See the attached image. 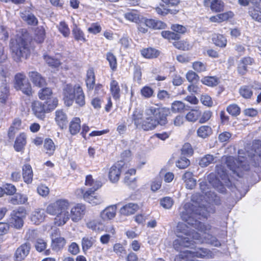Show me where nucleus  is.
Segmentation results:
<instances>
[{"mask_svg": "<svg viewBox=\"0 0 261 261\" xmlns=\"http://www.w3.org/2000/svg\"><path fill=\"white\" fill-rule=\"evenodd\" d=\"M186 110L185 103L180 100L174 101L171 109L167 107L156 108L150 107L145 110V118L143 119L142 112L135 110L132 114V121L135 126L145 131L154 129L158 126H165L168 123V117L173 113H183Z\"/></svg>", "mask_w": 261, "mask_h": 261, "instance_id": "f257e3e1", "label": "nucleus"}, {"mask_svg": "<svg viewBox=\"0 0 261 261\" xmlns=\"http://www.w3.org/2000/svg\"><path fill=\"white\" fill-rule=\"evenodd\" d=\"M71 202L66 198H59L49 203L45 209L46 213L55 216L54 224L57 226L64 225L70 219L73 222L82 220L87 213L86 205L75 203L70 209Z\"/></svg>", "mask_w": 261, "mask_h": 261, "instance_id": "f03ea898", "label": "nucleus"}, {"mask_svg": "<svg viewBox=\"0 0 261 261\" xmlns=\"http://www.w3.org/2000/svg\"><path fill=\"white\" fill-rule=\"evenodd\" d=\"M32 38L25 29L19 30L15 38L11 39L9 47L15 61L20 62L22 58H29L31 50L34 49V47L32 46Z\"/></svg>", "mask_w": 261, "mask_h": 261, "instance_id": "7ed1b4c3", "label": "nucleus"}, {"mask_svg": "<svg viewBox=\"0 0 261 261\" xmlns=\"http://www.w3.org/2000/svg\"><path fill=\"white\" fill-rule=\"evenodd\" d=\"M63 101L68 107L71 106L74 101L80 107L86 105V95L82 87L80 85L66 84L62 90Z\"/></svg>", "mask_w": 261, "mask_h": 261, "instance_id": "20e7f679", "label": "nucleus"}, {"mask_svg": "<svg viewBox=\"0 0 261 261\" xmlns=\"http://www.w3.org/2000/svg\"><path fill=\"white\" fill-rule=\"evenodd\" d=\"M177 239L175 240L180 246L189 247L193 244L192 240H199L201 239V235L195 230L191 231L189 226L182 222H178L176 226Z\"/></svg>", "mask_w": 261, "mask_h": 261, "instance_id": "39448f33", "label": "nucleus"}, {"mask_svg": "<svg viewBox=\"0 0 261 261\" xmlns=\"http://www.w3.org/2000/svg\"><path fill=\"white\" fill-rule=\"evenodd\" d=\"M185 212L182 213L181 217L189 225L194 227L201 232H204L206 230L205 226L203 224L197 220V219H200L201 217L200 213L198 212V209H195V207L191 203H187L184 206Z\"/></svg>", "mask_w": 261, "mask_h": 261, "instance_id": "423d86ee", "label": "nucleus"}, {"mask_svg": "<svg viewBox=\"0 0 261 261\" xmlns=\"http://www.w3.org/2000/svg\"><path fill=\"white\" fill-rule=\"evenodd\" d=\"M56 108L57 100L55 99L44 102L36 100L31 103V109L33 114L41 120H44L45 114L51 112Z\"/></svg>", "mask_w": 261, "mask_h": 261, "instance_id": "0eeeda50", "label": "nucleus"}, {"mask_svg": "<svg viewBox=\"0 0 261 261\" xmlns=\"http://www.w3.org/2000/svg\"><path fill=\"white\" fill-rule=\"evenodd\" d=\"M213 117V112L207 110L202 111L199 108L191 109L186 115L185 118L189 122L203 124L207 122Z\"/></svg>", "mask_w": 261, "mask_h": 261, "instance_id": "6e6552de", "label": "nucleus"}, {"mask_svg": "<svg viewBox=\"0 0 261 261\" xmlns=\"http://www.w3.org/2000/svg\"><path fill=\"white\" fill-rule=\"evenodd\" d=\"M138 31L143 34L148 32L147 28L152 30H162L167 27L165 22L151 18H143L141 21H138Z\"/></svg>", "mask_w": 261, "mask_h": 261, "instance_id": "1a4fd4ad", "label": "nucleus"}, {"mask_svg": "<svg viewBox=\"0 0 261 261\" xmlns=\"http://www.w3.org/2000/svg\"><path fill=\"white\" fill-rule=\"evenodd\" d=\"M27 214V210L24 207H18L11 213L10 223L14 228L21 229L23 226Z\"/></svg>", "mask_w": 261, "mask_h": 261, "instance_id": "9d476101", "label": "nucleus"}, {"mask_svg": "<svg viewBox=\"0 0 261 261\" xmlns=\"http://www.w3.org/2000/svg\"><path fill=\"white\" fill-rule=\"evenodd\" d=\"M256 64L255 59L249 56L242 57L237 63V71L240 76L246 75L249 71V69Z\"/></svg>", "mask_w": 261, "mask_h": 261, "instance_id": "9b49d317", "label": "nucleus"}, {"mask_svg": "<svg viewBox=\"0 0 261 261\" xmlns=\"http://www.w3.org/2000/svg\"><path fill=\"white\" fill-rule=\"evenodd\" d=\"M124 164L121 161H117L114 163L109 169L108 178L113 184H117L120 179Z\"/></svg>", "mask_w": 261, "mask_h": 261, "instance_id": "f8f14e48", "label": "nucleus"}, {"mask_svg": "<svg viewBox=\"0 0 261 261\" xmlns=\"http://www.w3.org/2000/svg\"><path fill=\"white\" fill-rule=\"evenodd\" d=\"M225 163L227 167L239 177L241 176L240 174H242L244 170H248L245 169L242 161L237 160L232 156H226Z\"/></svg>", "mask_w": 261, "mask_h": 261, "instance_id": "ddd939ff", "label": "nucleus"}, {"mask_svg": "<svg viewBox=\"0 0 261 261\" xmlns=\"http://www.w3.org/2000/svg\"><path fill=\"white\" fill-rule=\"evenodd\" d=\"M31 245L29 242H25L20 245L15 250L14 258L15 261H22L30 253Z\"/></svg>", "mask_w": 261, "mask_h": 261, "instance_id": "4468645a", "label": "nucleus"}, {"mask_svg": "<svg viewBox=\"0 0 261 261\" xmlns=\"http://www.w3.org/2000/svg\"><path fill=\"white\" fill-rule=\"evenodd\" d=\"M81 193L83 195V199L87 202L92 204L97 205L100 203V197L95 195V191L93 189H89L85 191L83 189H80Z\"/></svg>", "mask_w": 261, "mask_h": 261, "instance_id": "2eb2a0df", "label": "nucleus"}, {"mask_svg": "<svg viewBox=\"0 0 261 261\" xmlns=\"http://www.w3.org/2000/svg\"><path fill=\"white\" fill-rule=\"evenodd\" d=\"M208 251L206 249L199 248L195 252L186 250L181 252L179 256L180 258H187L189 257H197L198 258H204L208 255Z\"/></svg>", "mask_w": 261, "mask_h": 261, "instance_id": "dca6fc26", "label": "nucleus"}, {"mask_svg": "<svg viewBox=\"0 0 261 261\" xmlns=\"http://www.w3.org/2000/svg\"><path fill=\"white\" fill-rule=\"evenodd\" d=\"M110 92L114 100L119 101L122 90L119 82L114 78L112 79L110 83Z\"/></svg>", "mask_w": 261, "mask_h": 261, "instance_id": "f3484780", "label": "nucleus"}, {"mask_svg": "<svg viewBox=\"0 0 261 261\" xmlns=\"http://www.w3.org/2000/svg\"><path fill=\"white\" fill-rule=\"evenodd\" d=\"M136 170L135 168L128 169L124 173L123 179V183L132 188H136L137 187V178L136 177L132 178L131 177L133 175H136Z\"/></svg>", "mask_w": 261, "mask_h": 261, "instance_id": "a211bd4d", "label": "nucleus"}, {"mask_svg": "<svg viewBox=\"0 0 261 261\" xmlns=\"http://www.w3.org/2000/svg\"><path fill=\"white\" fill-rule=\"evenodd\" d=\"M203 5L210 7L213 12L219 13L224 9V3L222 0H203Z\"/></svg>", "mask_w": 261, "mask_h": 261, "instance_id": "6ab92c4d", "label": "nucleus"}, {"mask_svg": "<svg viewBox=\"0 0 261 261\" xmlns=\"http://www.w3.org/2000/svg\"><path fill=\"white\" fill-rule=\"evenodd\" d=\"M55 120L60 129L66 128L68 123V118L63 110H58L55 112Z\"/></svg>", "mask_w": 261, "mask_h": 261, "instance_id": "aec40b11", "label": "nucleus"}, {"mask_svg": "<svg viewBox=\"0 0 261 261\" xmlns=\"http://www.w3.org/2000/svg\"><path fill=\"white\" fill-rule=\"evenodd\" d=\"M117 207L115 205L107 206L100 213V217L103 221L113 219L116 215Z\"/></svg>", "mask_w": 261, "mask_h": 261, "instance_id": "412c9836", "label": "nucleus"}, {"mask_svg": "<svg viewBox=\"0 0 261 261\" xmlns=\"http://www.w3.org/2000/svg\"><path fill=\"white\" fill-rule=\"evenodd\" d=\"M33 176L34 173L31 165L28 163L24 164L22 167V177L24 182L27 185L32 184Z\"/></svg>", "mask_w": 261, "mask_h": 261, "instance_id": "4be33fe9", "label": "nucleus"}, {"mask_svg": "<svg viewBox=\"0 0 261 261\" xmlns=\"http://www.w3.org/2000/svg\"><path fill=\"white\" fill-rule=\"evenodd\" d=\"M39 98L42 100L48 101L55 99L57 100V107L58 106L59 100L57 97L53 96V91L51 88L43 87L38 93Z\"/></svg>", "mask_w": 261, "mask_h": 261, "instance_id": "5701e85b", "label": "nucleus"}, {"mask_svg": "<svg viewBox=\"0 0 261 261\" xmlns=\"http://www.w3.org/2000/svg\"><path fill=\"white\" fill-rule=\"evenodd\" d=\"M252 149L253 153L251 156V159L254 161L255 166H258L259 162H261V141L255 140L252 145Z\"/></svg>", "mask_w": 261, "mask_h": 261, "instance_id": "b1692460", "label": "nucleus"}, {"mask_svg": "<svg viewBox=\"0 0 261 261\" xmlns=\"http://www.w3.org/2000/svg\"><path fill=\"white\" fill-rule=\"evenodd\" d=\"M139 208V205L137 203H128L120 208L119 212L121 215L128 216L135 214Z\"/></svg>", "mask_w": 261, "mask_h": 261, "instance_id": "393cba45", "label": "nucleus"}, {"mask_svg": "<svg viewBox=\"0 0 261 261\" xmlns=\"http://www.w3.org/2000/svg\"><path fill=\"white\" fill-rule=\"evenodd\" d=\"M29 76L33 84L38 87H43L47 85L45 79L37 71H31Z\"/></svg>", "mask_w": 261, "mask_h": 261, "instance_id": "a878e982", "label": "nucleus"}, {"mask_svg": "<svg viewBox=\"0 0 261 261\" xmlns=\"http://www.w3.org/2000/svg\"><path fill=\"white\" fill-rule=\"evenodd\" d=\"M95 81L94 69L93 67L89 68L86 72L85 77V84L88 91H90L94 89Z\"/></svg>", "mask_w": 261, "mask_h": 261, "instance_id": "bb28decb", "label": "nucleus"}, {"mask_svg": "<svg viewBox=\"0 0 261 261\" xmlns=\"http://www.w3.org/2000/svg\"><path fill=\"white\" fill-rule=\"evenodd\" d=\"M27 144V136L25 133H20L16 138L14 148L16 152H23Z\"/></svg>", "mask_w": 261, "mask_h": 261, "instance_id": "cd10ccee", "label": "nucleus"}, {"mask_svg": "<svg viewBox=\"0 0 261 261\" xmlns=\"http://www.w3.org/2000/svg\"><path fill=\"white\" fill-rule=\"evenodd\" d=\"M66 244V240L64 237L59 236L52 239L50 247L53 251L58 252L63 250Z\"/></svg>", "mask_w": 261, "mask_h": 261, "instance_id": "c85d7f7f", "label": "nucleus"}, {"mask_svg": "<svg viewBox=\"0 0 261 261\" xmlns=\"http://www.w3.org/2000/svg\"><path fill=\"white\" fill-rule=\"evenodd\" d=\"M81 129V120L80 117H73L69 123V132L72 136L78 134Z\"/></svg>", "mask_w": 261, "mask_h": 261, "instance_id": "c756f323", "label": "nucleus"}, {"mask_svg": "<svg viewBox=\"0 0 261 261\" xmlns=\"http://www.w3.org/2000/svg\"><path fill=\"white\" fill-rule=\"evenodd\" d=\"M141 56L145 59H153L157 58L160 55V51L155 48L148 47L140 50Z\"/></svg>", "mask_w": 261, "mask_h": 261, "instance_id": "7c9ffc66", "label": "nucleus"}, {"mask_svg": "<svg viewBox=\"0 0 261 261\" xmlns=\"http://www.w3.org/2000/svg\"><path fill=\"white\" fill-rule=\"evenodd\" d=\"M72 34L74 40L77 42L85 43L88 41L84 32L76 24L72 29Z\"/></svg>", "mask_w": 261, "mask_h": 261, "instance_id": "2f4dec72", "label": "nucleus"}, {"mask_svg": "<svg viewBox=\"0 0 261 261\" xmlns=\"http://www.w3.org/2000/svg\"><path fill=\"white\" fill-rule=\"evenodd\" d=\"M212 41L213 44L221 48H225L227 44V40L224 35L215 33L213 35Z\"/></svg>", "mask_w": 261, "mask_h": 261, "instance_id": "473e14b6", "label": "nucleus"}, {"mask_svg": "<svg viewBox=\"0 0 261 261\" xmlns=\"http://www.w3.org/2000/svg\"><path fill=\"white\" fill-rule=\"evenodd\" d=\"M182 179L186 185V187L188 189H193L196 185V180L194 178L193 172L186 171L183 174Z\"/></svg>", "mask_w": 261, "mask_h": 261, "instance_id": "72a5a7b5", "label": "nucleus"}, {"mask_svg": "<svg viewBox=\"0 0 261 261\" xmlns=\"http://www.w3.org/2000/svg\"><path fill=\"white\" fill-rule=\"evenodd\" d=\"M85 185L90 187V189L98 190L102 187V183L99 180L94 179L92 175L88 174L85 177Z\"/></svg>", "mask_w": 261, "mask_h": 261, "instance_id": "f704fd0d", "label": "nucleus"}, {"mask_svg": "<svg viewBox=\"0 0 261 261\" xmlns=\"http://www.w3.org/2000/svg\"><path fill=\"white\" fill-rule=\"evenodd\" d=\"M86 227L93 231L100 232L104 230L105 226L101 221L90 220L86 223Z\"/></svg>", "mask_w": 261, "mask_h": 261, "instance_id": "c9c22d12", "label": "nucleus"}, {"mask_svg": "<svg viewBox=\"0 0 261 261\" xmlns=\"http://www.w3.org/2000/svg\"><path fill=\"white\" fill-rule=\"evenodd\" d=\"M253 86L248 85L241 86L239 89L240 95L245 99H250L253 95Z\"/></svg>", "mask_w": 261, "mask_h": 261, "instance_id": "e433bc0d", "label": "nucleus"}, {"mask_svg": "<svg viewBox=\"0 0 261 261\" xmlns=\"http://www.w3.org/2000/svg\"><path fill=\"white\" fill-rule=\"evenodd\" d=\"M213 131L212 127L208 125H203L199 126L197 129L196 134L198 137L206 139L213 134Z\"/></svg>", "mask_w": 261, "mask_h": 261, "instance_id": "4c0bfd02", "label": "nucleus"}, {"mask_svg": "<svg viewBox=\"0 0 261 261\" xmlns=\"http://www.w3.org/2000/svg\"><path fill=\"white\" fill-rule=\"evenodd\" d=\"M46 215L44 210L42 208L36 210L31 216V221L35 224L38 225L43 222L45 219Z\"/></svg>", "mask_w": 261, "mask_h": 261, "instance_id": "58836bf2", "label": "nucleus"}, {"mask_svg": "<svg viewBox=\"0 0 261 261\" xmlns=\"http://www.w3.org/2000/svg\"><path fill=\"white\" fill-rule=\"evenodd\" d=\"M43 147L45 151V153L48 156H51L55 153L56 149V146L53 140L47 138L44 140Z\"/></svg>", "mask_w": 261, "mask_h": 261, "instance_id": "ea45409f", "label": "nucleus"}, {"mask_svg": "<svg viewBox=\"0 0 261 261\" xmlns=\"http://www.w3.org/2000/svg\"><path fill=\"white\" fill-rule=\"evenodd\" d=\"M248 13L254 21L261 23V7L252 6L248 8Z\"/></svg>", "mask_w": 261, "mask_h": 261, "instance_id": "a19ab883", "label": "nucleus"}, {"mask_svg": "<svg viewBox=\"0 0 261 261\" xmlns=\"http://www.w3.org/2000/svg\"><path fill=\"white\" fill-rule=\"evenodd\" d=\"M215 169L217 178L221 179L225 183L229 181V176L227 170L222 165H217Z\"/></svg>", "mask_w": 261, "mask_h": 261, "instance_id": "79ce46f5", "label": "nucleus"}, {"mask_svg": "<svg viewBox=\"0 0 261 261\" xmlns=\"http://www.w3.org/2000/svg\"><path fill=\"white\" fill-rule=\"evenodd\" d=\"M201 82L208 87H214L217 86L220 81V78L217 76H204L201 79Z\"/></svg>", "mask_w": 261, "mask_h": 261, "instance_id": "37998d69", "label": "nucleus"}, {"mask_svg": "<svg viewBox=\"0 0 261 261\" xmlns=\"http://www.w3.org/2000/svg\"><path fill=\"white\" fill-rule=\"evenodd\" d=\"M46 38V32L43 27H37L35 30L34 40L38 44L44 42Z\"/></svg>", "mask_w": 261, "mask_h": 261, "instance_id": "c03bdc74", "label": "nucleus"}, {"mask_svg": "<svg viewBox=\"0 0 261 261\" xmlns=\"http://www.w3.org/2000/svg\"><path fill=\"white\" fill-rule=\"evenodd\" d=\"M9 199V202L13 205H20L24 204L28 201L26 195L21 193H15Z\"/></svg>", "mask_w": 261, "mask_h": 261, "instance_id": "a18cd8bd", "label": "nucleus"}, {"mask_svg": "<svg viewBox=\"0 0 261 261\" xmlns=\"http://www.w3.org/2000/svg\"><path fill=\"white\" fill-rule=\"evenodd\" d=\"M43 58L48 66L52 68H58L62 64L59 59L47 54L44 55Z\"/></svg>", "mask_w": 261, "mask_h": 261, "instance_id": "49530a36", "label": "nucleus"}, {"mask_svg": "<svg viewBox=\"0 0 261 261\" xmlns=\"http://www.w3.org/2000/svg\"><path fill=\"white\" fill-rule=\"evenodd\" d=\"M173 45L176 48L183 51L189 50L192 47V45L187 40H177L173 42Z\"/></svg>", "mask_w": 261, "mask_h": 261, "instance_id": "de8ad7c7", "label": "nucleus"}, {"mask_svg": "<svg viewBox=\"0 0 261 261\" xmlns=\"http://www.w3.org/2000/svg\"><path fill=\"white\" fill-rule=\"evenodd\" d=\"M95 242V239L92 237H83L81 242V245L83 252H87L93 246Z\"/></svg>", "mask_w": 261, "mask_h": 261, "instance_id": "09e8293b", "label": "nucleus"}, {"mask_svg": "<svg viewBox=\"0 0 261 261\" xmlns=\"http://www.w3.org/2000/svg\"><path fill=\"white\" fill-rule=\"evenodd\" d=\"M106 56V60L109 62V65L111 69L113 71H116L117 69L118 63L116 56H115L113 53L109 51L107 53Z\"/></svg>", "mask_w": 261, "mask_h": 261, "instance_id": "8fccbe9b", "label": "nucleus"}, {"mask_svg": "<svg viewBox=\"0 0 261 261\" xmlns=\"http://www.w3.org/2000/svg\"><path fill=\"white\" fill-rule=\"evenodd\" d=\"M17 90L21 91L24 94L28 96H32L33 93L32 87L30 82H25L16 89Z\"/></svg>", "mask_w": 261, "mask_h": 261, "instance_id": "3c124183", "label": "nucleus"}, {"mask_svg": "<svg viewBox=\"0 0 261 261\" xmlns=\"http://www.w3.org/2000/svg\"><path fill=\"white\" fill-rule=\"evenodd\" d=\"M161 35L164 39L168 40L169 42H172L180 38V36L178 34L174 33L173 31H163L161 32Z\"/></svg>", "mask_w": 261, "mask_h": 261, "instance_id": "603ef678", "label": "nucleus"}, {"mask_svg": "<svg viewBox=\"0 0 261 261\" xmlns=\"http://www.w3.org/2000/svg\"><path fill=\"white\" fill-rule=\"evenodd\" d=\"M57 29L59 32L65 38H68L70 34V30L68 25L64 21H62L59 22V25L57 26Z\"/></svg>", "mask_w": 261, "mask_h": 261, "instance_id": "864d4df0", "label": "nucleus"}, {"mask_svg": "<svg viewBox=\"0 0 261 261\" xmlns=\"http://www.w3.org/2000/svg\"><path fill=\"white\" fill-rule=\"evenodd\" d=\"M226 111L232 117H237L241 113L240 107L236 103L229 105L226 107Z\"/></svg>", "mask_w": 261, "mask_h": 261, "instance_id": "5fc2aeb1", "label": "nucleus"}, {"mask_svg": "<svg viewBox=\"0 0 261 261\" xmlns=\"http://www.w3.org/2000/svg\"><path fill=\"white\" fill-rule=\"evenodd\" d=\"M192 67L194 70L197 73L204 72L207 70L206 63L199 61L194 62Z\"/></svg>", "mask_w": 261, "mask_h": 261, "instance_id": "6e6d98bb", "label": "nucleus"}, {"mask_svg": "<svg viewBox=\"0 0 261 261\" xmlns=\"http://www.w3.org/2000/svg\"><path fill=\"white\" fill-rule=\"evenodd\" d=\"M215 158L213 155L207 154L201 158L199 165L201 167H205L214 163Z\"/></svg>", "mask_w": 261, "mask_h": 261, "instance_id": "4d7b16f0", "label": "nucleus"}, {"mask_svg": "<svg viewBox=\"0 0 261 261\" xmlns=\"http://www.w3.org/2000/svg\"><path fill=\"white\" fill-rule=\"evenodd\" d=\"M26 75L24 73L19 72L17 73L14 76V87L16 89L21 84H23L25 81H28Z\"/></svg>", "mask_w": 261, "mask_h": 261, "instance_id": "13d9d810", "label": "nucleus"}, {"mask_svg": "<svg viewBox=\"0 0 261 261\" xmlns=\"http://www.w3.org/2000/svg\"><path fill=\"white\" fill-rule=\"evenodd\" d=\"M113 251L119 257H123L126 253V251L123 245L120 243H115L113 247Z\"/></svg>", "mask_w": 261, "mask_h": 261, "instance_id": "bf43d9fd", "label": "nucleus"}, {"mask_svg": "<svg viewBox=\"0 0 261 261\" xmlns=\"http://www.w3.org/2000/svg\"><path fill=\"white\" fill-rule=\"evenodd\" d=\"M140 93L143 98L148 99L153 96L154 90L149 86H144L140 90Z\"/></svg>", "mask_w": 261, "mask_h": 261, "instance_id": "052dcab7", "label": "nucleus"}, {"mask_svg": "<svg viewBox=\"0 0 261 261\" xmlns=\"http://www.w3.org/2000/svg\"><path fill=\"white\" fill-rule=\"evenodd\" d=\"M186 77L188 81L191 83H197L200 78L196 72L193 70H189L186 74Z\"/></svg>", "mask_w": 261, "mask_h": 261, "instance_id": "680f3d73", "label": "nucleus"}, {"mask_svg": "<svg viewBox=\"0 0 261 261\" xmlns=\"http://www.w3.org/2000/svg\"><path fill=\"white\" fill-rule=\"evenodd\" d=\"M190 165V161L185 156H181L176 162V166L180 169L187 168Z\"/></svg>", "mask_w": 261, "mask_h": 261, "instance_id": "e2e57ef3", "label": "nucleus"}, {"mask_svg": "<svg viewBox=\"0 0 261 261\" xmlns=\"http://www.w3.org/2000/svg\"><path fill=\"white\" fill-rule=\"evenodd\" d=\"M162 184V180L161 177H156L151 182V190L153 192L157 191L161 188Z\"/></svg>", "mask_w": 261, "mask_h": 261, "instance_id": "0e129e2a", "label": "nucleus"}, {"mask_svg": "<svg viewBox=\"0 0 261 261\" xmlns=\"http://www.w3.org/2000/svg\"><path fill=\"white\" fill-rule=\"evenodd\" d=\"M47 245V242L45 240L42 239H38L35 243V247L38 252H41L45 250Z\"/></svg>", "mask_w": 261, "mask_h": 261, "instance_id": "69168bd1", "label": "nucleus"}, {"mask_svg": "<svg viewBox=\"0 0 261 261\" xmlns=\"http://www.w3.org/2000/svg\"><path fill=\"white\" fill-rule=\"evenodd\" d=\"M88 32L93 35H96L101 32L102 28L98 22L91 23V26L88 28Z\"/></svg>", "mask_w": 261, "mask_h": 261, "instance_id": "338daca9", "label": "nucleus"}, {"mask_svg": "<svg viewBox=\"0 0 261 261\" xmlns=\"http://www.w3.org/2000/svg\"><path fill=\"white\" fill-rule=\"evenodd\" d=\"M200 100L202 104L207 107L211 108L214 105L212 97L207 94L202 95Z\"/></svg>", "mask_w": 261, "mask_h": 261, "instance_id": "774afa93", "label": "nucleus"}]
</instances>
